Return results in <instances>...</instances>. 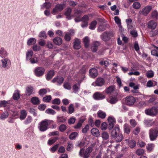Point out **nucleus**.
<instances>
[{
    "mask_svg": "<svg viewBox=\"0 0 158 158\" xmlns=\"http://www.w3.org/2000/svg\"><path fill=\"white\" fill-rule=\"evenodd\" d=\"M53 120L45 119L40 122L38 124V128L41 131H44L48 128V126L53 123Z\"/></svg>",
    "mask_w": 158,
    "mask_h": 158,
    "instance_id": "nucleus-1",
    "label": "nucleus"
},
{
    "mask_svg": "<svg viewBox=\"0 0 158 158\" xmlns=\"http://www.w3.org/2000/svg\"><path fill=\"white\" fill-rule=\"evenodd\" d=\"M149 135L151 140H156L158 136V127H156L150 129L149 130Z\"/></svg>",
    "mask_w": 158,
    "mask_h": 158,
    "instance_id": "nucleus-2",
    "label": "nucleus"
},
{
    "mask_svg": "<svg viewBox=\"0 0 158 158\" xmlns=\"http://www.w3.org/2000/svg\"><path fill=\"white\" fill-rule=\"evenodd\" d=\"M2 64L0 65L1 69H7L10 65L11 61L10 60L7 58H4L1 60Z\"/></svg>",
    "mask_w": 158,
    "mask_h": 158,
    "instance_id": "nucleus-3",
    "label": "nucleus"
},
{
    "mask_svg": "<svg viewBox=\"0 0 158 158\" xmlns=\"http://www.w3.org/2000/svg\"><path fill=\"white\" fill-rule=\"evenodd\" d=\"M145 112L147 115L154 116L158 114V109L156 107H154L150 109L146 110Z\"/></svg>",
    "mask_w": 158,
    "mask_h": 158,
    "instance_id": "nucleus-4",
    "label": "nucleus"
},
{
    "mask_svg": "<svg viewBox=\"0 0 158 158\" xmlns=\"http://www.w3.org/2000/svg\"><path fill=\"white\" fill-rule=\"evenodd\" d=\"M44 69L42 67L36 68L34 70V73L36 76L40 77L43 76L45 72Z\"/></svg>",
    "mask_w": 158,
    "mask_h": 158,
    "instance_id": "nucleus-5",
    "label": "nucleus"
},
{
    "mask_svg": "<svg viewBox=\"0 0 158 158\" xmlns=\"http://www.w3.org/2000/svg\"><path fill=\"white\" fill-rule=\"evenodd\" d=\"M112 34L110 32H105L100 36L102 40L104 41L108 40L110 37L112 36Z\"/></svg>",
    "mask_w": 158,
    "mask_h": 158,
    "instance_id": "nucleus-6",
    "label": "nucleus"
},
{
    "mask_svg": "<svg viewBox=\"0 0 158 158\" xmlns=\"http://www.w3.org/2000/svg\"><path fill=\"white\" fill-rule=\"evenodd\" d=\"M152 7L150 6H147L139 12V14L140 15H143L144 16H146L152 9Z\"/></svg>",
    "mask_w": 158,
    "mask_h": 158,
    "instance_id": "nucleus-7",
    "label": "nucleus"
},
{
    "mask_svg": "<svg viewBox=\"0 0 158 158\" xmlns=\"http://www.w3.org/2000/svg\"><path fill=\"white\" fill-rule=\"evenodd\" d=\"M125 103L127 105L131 106L133 105L135 101L134 98L132 96L127 97L125 99Z\"/></svg>",
    "mask_w": 158,
    "mask_h": 158,
    "instance_id": "nucleus-8",
    "label": "nucleus"
},
{
    "mask_svg": "<svg viewBox=\"0 0 158 158\" xmlns=\"http://www.w3.org/2000/svg\"><path fill=\"white\" fill-rule=\"evenodd\" d=\"M104 83L105 81L103 78H98L95 82L92 83V85L94 86H101L104 85Z\"/></svg>",
    "mask_w": 158,
    "mask_h": 158,
    "instance_id": "nucleus-9",
    "label": "nucleus"
},
{
    "mask_svg": "<svg viewBox=\"0 0 158 158\" xmlns=\"http://www.w3.org/2000/svg\"><path fill=\"white\" fill-rule=\"evenodd\" d=\"M64 7V4H57L53 10L52 13L55 15L58 12L61 11Z\"/></svg>",
    "mask_w": 158,
    "mask_h": 158,
    "instance_id": "nucleus-10",
    "label": "nucleus"
},
{
    "mask_svg": "<svg viewBox=\"0 0 158 158\" xmlns=\"http://www.w3.org/2000/svg\"><path fill=\"white\" fill-rule=\"evenodd\" d=\"M93 97L94 99L99 100L105 98V96L99 92H96L94 94Z\"/></svg>",
    "mask_w": 158,
    "mask_h": 158,
    "instance_id": "nucleus-11",
    "label": "nucleus"
},
{
    "mask_svg": "<svg viewBox=\"0 0 158 158\" xmlns=\"http://www.w3.org/2000/svg\"><path fill=\"white\" fill-rule=\"evenodd\" d=\"M64 81V79L63 77L58 76L54 78L52 80V82L53 83L57 82L58 85H60Z\"/></svg>",
    "mask_w": 158,
    "mask_h": 158,
    "instance_id": "nucleus-12",
    "label": "nucleus"
},
{
    "mask_svg": "<svg viewBox=\"0 0 158 158\" xmlns=\"http://www.w3.org/2000/svg\"><path fill=\"white\" fill-rule=\"evenodd\" d=\"M82 80H78V83L74 85L73 87V92L75 93H77L78 92L80 89V83L81 82Z\"/></svg>",
    "mask_w": 158,
    "mask_h": 158,
    "instance_id": "nucleus-13",
    "label": "nucleus"
},
{
    "mask_svg": "<svg viewBox=\"0 0 158 158\" xmlns=\"http://www.w3.org/2000/svg\"><path fill=\"white\" fill-rule=\"evenodd\" d=\"M34 88L33 86L31 85H28L26 88V94L28 96H30L31 94H33Z\"/></svg>",
    "mask_w": 158,
    "mask_h": 158,
    "instance_id": "nucleus-14",
    "label": "nucleus"
},
{
    "mask_svg": "<svg viewBox=\"0 0 158 158\" xmlns=\"http://www.w3.org/2000/svg\"><path fill=\"white\" fill-rule=\"evenodd\" d=\"M157 25V23L153 20L149 21L147 24L148 28L152 30L156 28Z\"/></svg>",
    "mask_w": 158,
    "mask_h": 158,
    "instance_id": "nucleus-15",
    "label": "nucleus"
},
{
    "mask_svg": "<svg viewBox=\"0 0 158 158\" xmlns=\"http://www.w3.org/2000/svg\"><path fill=\"white\" fill-rule=\"evenodd\" d=\"M98 74V71L95 68H92L89 70V75L92 78H95L97 77Z\"/></svg>",
    "mask_w": 158,
    "mask_h": 158,
    "instance_id": "nucleus-16",
    "label": "nucleus"
},
{
    "mask_svg": "<svg viewBox=\"0 0 158 158\" xmlns=\"http://www.w3.org/2000/svg\"><path fill=\"white\" fill-rule=\"evenodd\" d=\"M73 43V47L74 49H78L81 48V42L79 39H75Z\"/></svg>",
    "mask_w": 158,
    "mask_h": 158,
    "instance_id": "nucleus-17",
    "label": "nucleus"
},
{
    "mask_svg": "<svg viewBox=\"0 0 158 158\" xmlns=\"http://www.w3.org/2000/svg\"><path fill=\"white\" fill-rule=\"evenodd\" d=\"M8 55L7 51L3 47L0 49V56L2 58H5Z\"/></svg>",
    "mask_w": 158,
    "mask_h": 158,
    "instance_id": "nucleus-18",
    "label": "nucleus"
},
{
    "mask_svg": "<svg viewBox=\"0 0 158 158\" xmlns=\"http://www.w3.org/2000/svg\"><path fill=\"white\" fill-rule=\"evenodd\" d=\"M119 127L118 126L115 127L114 129L111 132V137L113 138H115L118 134L119 131Z\"/></svg>",
    "mask_w": 158,
    "mask_h": 158,
    "instance_id": "nucleus-19",
    "label": "nucleus"
},
{
    "mask_svg": "<svg viewBox=\"0 0 158 158\" xmlns=\"http://www.w3.org/2000/svg\"><path fill=\"white\" fill-rule=\"evenodd\" d=\"M53 43L57 45H60L62 43V40L61 38L59 37H56L52 40Z\"/></svg>",
    "mask_w": 158,
    "mask_h": 158,
    "instance_id": "nucleus-20",
    "label": "nucleus"
},
{
    "mask_svg": "<svg viewBox=\"0 0 158 158\" xmlns=\"http://www.w3.org/2000/svg\"><path fill=\"white\" fill-rule=\"evenodd\" d=\"M83 149L81 148L79 152L80 156L83 158H88L90 154L85 151L84 153H83Z\"/></svg>",
    "mask_w": 158,
    "mask_h": 158,
    "instance_id": "nucleus-21",
    "label": "nucleus"
},
{
    "mask_svg": "<svg viewBox=\"0 0 158 158\" xmlns=\"http://www.w3.org/2000/svg\"><path fill=\"white\" fill-rule=\"evenodd\" d=\"M107 101L111 104H114L116 103L118 101V99L116 95L111 97L110 99H107Z\"/></svg>",
    "mask_w": 158,
    "mask_h": 158,
    "instance_id": "nucleus-22",
    "label": "nucleus"
},
{
    "mask_svg": "<svg viewBox=\"0 0 158 158\" xmlns=\"http://www.w3.org/2000/svg\"><path fill=\"white\" fill-rule=\"evenodd\" d=\"M87 70V67L85 65L83 66L81 69L80 70V73H81V79L83 80L85 78L84 74L86 72Z\"/></svg>",
    "mask_w": 158,
    "mask_h": 158,
    "instance_id": "nucleus-23",
    "label": "nucleus"
},
{
    "mask_svg": "<svg viewBox=\"0 0 158 158\" xmlns=\"http://www.w3.org/2000/svg\"><path fill=\"white\" fill-rule=\"evenodd\" d=\"M125 141L128 143V145L131 148H134L136 145V142L134 140L126 139Z\"/></svg>",
    "mask_w": 158,
    "mask_h": 158,
    "instance_id": "nucleus-24",
    "label": "nucleus"
},
{
    "mask_svg": "<svg viewBox=\"0 0 158 158\" xmlns=\"http://www.w3.org/2000/svg\"><path fill=\"white\" fill-rule=\"evenodd\" d=\"M27 115V111L25 110H22L20 111L19 116L20 119L22 120L25 119Z\"/></svg>",
    "mask_w": 158,
    "mask_h": 158,
    "instance_id": "nucleus-25",
    "label": "nucleus"
},
{
    "mask_svg": "<svg viewBox=\"0 0 158 158\" xmlns=\"http://www.w3.org/2000/svg\"><path fill=\"white\" fill-rule=\"evenodd\" d=\"M91 134L94 136L98 137L100 135V133L98 129L93 128L91 130Z\"/></svg>",
    "mask_w": 158,
    "mask_h": 158,
    "instance_id": "nucleus-26",
    "label": "nucleus"
},
{
    "mask_svg": "<svg viewBox=\"0 0 158 158\" xmlns=\"http://www.w3.org/2000/svg\"><path fill=\"white\" fill-rule=\"evenodd\" d=\"M54 75V72L53 70H50L47 73L46 76V79L49 81L50 80Z\"/></svg>",
    "mask_w": 158,
    "mask_h": 158,
    "instance_id": "nucleus-27",
    "label": "nucleus"
},
{
    "mask_svg": "<svg viewBox=\"0 0 158 158\" xmlns=\"http://www.w3.org/2000/svg\"><path fill=\"white\" fill-rule=\"evenodd\" d=\"M99 64L101 65H104L105 66H107L109 64V62L108 59L104 58L101 60L99 62Z\"/></svg>",
    "mask_w": 158,
    "mask_h": 158,
    "instance_id": "nucleus-28",
    "label": "nucleus"
},
{
    "mask_svg": "<svg viewBox=\"0 0 158 158\" xmlns=\"http://www.w3.org/2000/svg\"><path fill=\"white\" fill-rule=\"evenodd\" d=\"M9 114L7 111H4L2 113L0 116V120H4L8 117Z\"/></svg>",
    "mask_w": 158,
    "mask_h": 158,
    "instance_id": "nucleus-29",
    "label": "nucleus"
},
{
    "mask_svg": "<svg viewBox=\"0 0 158 158\" xmlns=\"http://www.w3.org/2000/svg\"><path fill=\"white\" fill-rule=\"evenodd\" d=\"M72 10L70 8H68L65 13V15L67 16V18L69 19H70L71 17L70 16L71 13V12Z\"/></svg>",
    "mask_w": 158,
    "mask_h": 158,
    "instance_id": "nucleus-30",
    "label": "nucleus"
},
{
    "mask_svg": "<svg viewBox=\"0 0 158 158\" xmlns=\"http://www.w3.org/2000/svg\"><path fill=\"white\" fill-rule=\"evenodd\" d=\"M33 54V52L31 50H28L26 52V58L27 60H30V58Z\"/></svg>",
    "mask_w": 158,
    "mask_h": 158,
    "instance_id": "nucleus-31",
    "label": "nucleus"
},
{
    "mask_svg": "<svg viewBox=\"0 0 158 158\" xmlns=\"http://www.w3.org/2000/svg\"><path fill=\"white\" fill-rule=\"evenodd\" d=\"M124 131L126 134H129L130 132V126L128 124H125L124 126Z\"/></svg>",
    "mask_w": 158,
    "mask_h": 158,
    "instance_id": "nucleus-32",
    "label": "nucleus"
},
{
    "mask_svg": "<svg viewBox=\"0 0 158 158\" xmlns=\"http://www.w3.org/2000/svg\"><path fill=\"white\" fill-rule=\"evenodd\" d=\"M31 101L34 105L38 104L40 103V100L38 97H34L31 99Z\"/></svg>",
    "mask_w": 158,
    "mask_h": 158,
    "instance_id": "nucleus-33",
    "label": "nucleus"
},
{
    "mask_svg": "<svg viewBox=\"0 0 158 158\" xmlns=\"http://www.w3.org/2000/svg\"><path fill=\"white\" fill-rule=\"evenodd\" d=\"M36 43V40L33 38H31L27 41V44L28 45H31L35 44Z\"/></svg>",
    "mask_w": 158,
    "mask_h": 158,
    "instance_id": "nucleus-34",
    "label": "nucleus"
},
{
    "mask_svg": "<svg viewBox=\"0 0 158 158\" xmlns=\"http://www.w3.org/2000/svg\"><path fill=\"white\" fill-rule=\"evenodd\" d=\"M144 123L145 124L147 127L151 126L154 123V122L150 120H145Z\"/></svg>",
    "mask_w": 158,
    "mask_h": 158,
    "instance_id": "nucleus-35",
    "label": "nucleus"
},
{
    "mask_svg": "<svg viewBox=\"0 0 158 158\" xmlns=\"http://www.w3.org/2000/svg\"><path fill=\"white\" fill-rule=\"evenodd\" d=\"M83 41L85 47L86 48L88 47L89 43V37L87 36L85 37L83 39Z\"/></svg>",
    "mask_w": 158,
    "mask_h": 158,
    "instance_id": "nucleus-36",
    "label": "nucleus"
},
{
    "mask_svg": "<svg viewBox=\"0 0 158 158\" xmlns=\"http://www.w3.org/2000/svg\"><path fill=\"white\" fill-rule=\"evenodd\" d=\"M58 139V138L56 137L50 138L48 141V143L49 145H52Z\"/></svg>",
    "mask_w": 158,
    "mask_h": 158,
    "instance_id": "nucleus-37",
    "label": "nucleus"
},
{
    "mask_svg": "<svg viewBox=\"0 0 158 158\" xmlns=\"http://www.w3.org/2000/svg\"><path fill=\"white\" fill-rule=\"evenodd\" d=\"M97 24V22L96 21H94L92 22L90 24L89 28L92 30L94 29L96 27Z\"/></svg>",
    "mask_w": 158,
    "mask_h": 158,
    "instance_id": "nucleus-38",
    "label": "nucleus"
},
{
    "mask_svg": "<svg viewBox=\"0 0 158 158\" xmlns=\"http://www.w3.org/2000/svg\"><path fill=\"white\" fill-rule=\"evenodd\" d=\"M114 90V87L113 86H110L106 89V92L107 94H111Z\"/></svg>",
    "mask_w": 158,
    "mask_h": 158,
    "instance_id": "nucleus-39",
    "label": "nucleus"
},
{
    "mask_svg": "<svg viewBox=\"0 0 158 158\" xmlns=\"http://www.w3.org/2000/svg\"><path fill=\"white\" fill-rule=\"evenodd\" d=\"M51 4L48 2H47L44 3L43 5L41 6L42 8H46L48 9L51 7Z\"/></svg>",
    "mask_w": 158,
    "mask_h": 158,
    "instance_id": "nucleus-40",
    "label": "nucleus"
},
{
    "mask_svg": "<svg viewBox=\"0 0 158 158\" xmlns=\"http://www.w3.org/2000/svg\"><path fill=\"white\" fill-rule=\"evenodd\" d=\"M78 133L76 132L72 133L69 135V138L73 140L76 137L78 136Z\"/></svg>",
    "mask_w": 158,
    "mask_h": 158,
    "instance_id": "nucleus-41",
    "label": "nucleus"
},
{
    "mask_svg": "<svg viewBox=\"0 0 158 158\" xmlns=\"http://www.w3.org/2000/svg\"><path fill=\"white\" fill-rule=\"evenodd\" d=\"M97 114L99 117L102 118H104L106 116V113L101 110L98 111Z\"/></svg>",
    "mask_w": 158,
    "mask_h": 158,
    "instance_id": "nucleus-42",
    "label": "nucleus"
},
{
    "mask_svg": "<svg viewBox=\"0 0 158 158\" xmlns=\"http://www.w3.org/2000/svg\"><path fill=\"white\" fill-rule=\"evenodd\" d=\"M13 98L15 100H18L20 98V95L18 90L16 91L13 95Z\"/></svg>",
    "mask_w": 158,
    "mask_h": 158,
    "instance_id": "nucleus-43",
    "label": "nucleus"
},
{
    "mask_svg": "<svg viewBox=\"0 0 158 158\" xmlns=\"http://www.w3.org/2000/svg\"><path fill=\"white\" fill-rule=\"evenodd\" d=\"M115 138H116V141L117 142H120L122 140L123 136L122 134H118Z\"/></svg>",
    "mask_w": 158,
    "mask_h": 158,
    "instance_id": "nucleus-44",
    "label": "nucleus"
},
{
    "mask_svg": "<svg viewBox=\"0 0 158 158\" xmlns=\"http://www.w3.org/2000/svg\"><path fill=\"white\" fill-rule=\"evenodd\" d=\"M52 99V97L51 95H49L46 96L44 97L43 98V100L44 102H49Z\"/></svg>",
    "mask_w": 158,
    "mask_h": 158,
    "instance_id": "nucleus-45",
    "label": "nucleus"
},
{
    "mask_svg": "<svg viewBox=\"0 0 158 158\" xmlns=\"http://www.w3.org/2000/svg\"><path fill=\"white\" fill-rule=\"evenodd\" d=\"M74 107L73 105L71 104L68 108V113L71 114L74 112Z\"/></svg>",
    "mask_w": 158,
    "mask_h": 158,
    "instance_id": "nucleus-46",
    "label": "nucleus"
},
{
    "mask_svg": "<svg viewBox=\"0 0 158 158\" xmlns=\"http://www.w3.org/2000/svg\"><path fill=\"white\" fill-rule=\"evenodd\" d=\"M39 37L40 38V39H44L46 38V32L44 31L41 32L39 35Z\"/></svg>",
    "mask_w": 158,
    "mask_h": 158,
    "instance_id": "nucleus-47",
    "label": "nucleus"
},
{
    "mask_svg": "<svg viewBox=\"0 0 158 158\" xmlns=\"http://www.w3.org/2000/svg\"><path fill=\"white\" fill-rule=\"evenodd\" d=\"M84 121V120L83 119H81L79 120L77 124L74 126V128L76 129H78L80 128L81 127L82 124L83 123Z\"/></svg>",
    "mask_w": 158,
    "mask_h": 158,
    "instance_id": "nucleus-48",
    "label": "nucleus"
},
{
    "mask_svg": "<svg viewBox=\"0 0 158 158\" xmlns=\"http://www.w3.org/2000/svg\"><path fill=\"white\" fill-rule=\"evenodd\" d=\"M155 145L153 143H150L148 144L146 147V148L147 151L149 152L151 151Z\"/></svg>",
    "mask_w": 158,
    "mask_h": 158,
    "instance_id": "nucleus-49",
    "label": "nucleus"
},
{
    "mask_svg": "<svg viewBox=\"0 0 158 158\" xmlns=\"http://www.w3.org/2000/svg\"><path fill=\"white\" fill-rule=\"evenodd\" d=\"M145 152L144 150L139 148L137 150L136 152V154L138 156H141L143 155Z\"/></svg>",
    "mask_w": 158,
    "mask_h": 158,
    "instance_id": "nucleus-50",
    "label": "nucleus"
},
{
    "mask_svg": "<svg viewBox=\"0 0 158 158\" xmlns=\"http://www.w3.org/2000/svg\"><path fill=\"white\" fill-rule=\"evenodd\" d=\"M106 26L105 25H100L98 28V31L100 32L102 31L106 30Z\"/></svg>",
    "mask_w": 158,
    "mask_h": 158,
    "instance_id": "nucleus-51",
    "label": "nucleus"
},
{
    "mask_svg": "<svg viewBox=\"0 0 158 158\" xmlns=\"http://www.w3.org/2000/svg\"><path fill=\"white\" fill-rule=\"evenodd\" d=\"M47 90L45 89H40L39 91V94L40 95L43 96L47 93Z\"/></svg>",
    "mask_w": 158,
    "mask_h": 158,
    "instance_id": "nucleus-52",
    "label": "nucleus"
},
{
    "mask_svg": "<svg viewBox=\"0 0 158 158\" xmlns=\"http://www.w3.org/2000/svg\"><path fill=\"white\" fill-rule=\"evenodd\" d=\"M102 136L104 140H107L109 138L108 134L106 132H103L102 134Z\"/></svg>",
    "mask_w": 158,
    "mask_h": 158,
    "instance_id": "nucleus-53",
    "label": "nucleus"
},
{
    "mask_svg": "<svg viewBox=\"0 0 158 158\" xmlns=\"http://www.w3.org/2000/svg\"><path fill=\"white\" fill-rule=\"evenodd\" d=\"M132 6L134 8L136 9H138L140 8L141 5L140 3L139 2H135L133 4Z\"/></svg>",
    "mask_w": 158,
    "mask_h": 158,
    "instance_id": "nucleus-54",
    "label": "nucleus"
},
{
    "mask_svg": "<svg viewBox=\"0 0 158 158\" xmlns=\"http://www.w3.org/2000/svg\"><path fill=\"white\" fill-rule=\"evenodd\" d=\"M64 87L67 89L70 90L71 89V86L70 83L68 82H65L63 85Z\"/></svg>",
    "mask_w": 158,
    "mask_h": 158,
    "instance_id": "nucleus-55",
    "label": "nucleus"
},
{
    "mask_svg": "<svg viewBox=\"0 0 158 158\" xmlns=\"http://www.w3.org/2000/svg\"><path fill=\"white\" fill-rule=\"evenodd\" d=\"M152 18L154 19H158V13L156 10H154L152 13Z\"/></svg>",
    "mask_w": 158,
    "mask_h": 158,
    "instance_id": "nucleus-56",
    "label": "nucleus"
},
{
    "mask_svg": "<svg viewBox=\"0 0 158 158\" xmlns=\"http://www.w3.org/2000/svg\"><path fill=\"white\" fill-rule=\"evenodd\" d=\"M146 74L148 78H151L153 77L154 73L152 71H149L146 73Z\"/></svg>",
    "mask_w": 158,
    "mask_h": 158,
    "instance_id": "nucleus-57",
    "label": "nucleus"
},
{
    "mask_svg": "<svg viewBox=\"0 0 158 158\" xmlns=\"http://www.w3.org/2000/svg\"><path fill=\"white\" fill-rule=\"evenodd\" d=\"M45 112L47 114H51L52 115H54L56 113V112L54 110L49 108L47 109L46 110Z\"/></svg>",
    "mask_w": 158,
    "mask_h": 158,
    "instance_id": "nucleus-58",
    "label": "nucleus"
},
{
    "mask_svg": "<svg viewBox=\"0 0 158 158\" xmlns=\"http://www.w3.org/2000/svg\"><path fill=\"white\" fill-rule=\"evenodd\" d=\"M129 86L131 87H133L134 89L136 90L139 89V85H135L134 83L131 82L129 84Z\"/></svg>",
    "mask_w": 158,
    "mask_h": 158,
    "instance_id": "nucleus-59",
    "label": "nucleus"
},
{
    "mask_svg": "<svg viewBox=\"0 0 158 158\" xmlns=\"http://www.w3.org/2000/svg\"><path fill=\"white\" fill-rule=\"evenodd\" d=\"M129 86L131 87H133L134 89L136 90L139 89V85H135L134 83L131 82L129 84Z\"/></svg>",
    "mask_w": 158,
    "mask_h": 158,
    "instance_id": "nucleus-60",
    "label": "nucleus"
},
{
    "mask_svg": "<svg viewBox=\"0 0 158 158\" xmlns=\"http://www.w3.org/2000/svg\"><path fill=\"white\" fill-rule=\"evenodd\" d=\"M8 104V102L5 100L0 101V107L6 106Z\"/></svg>",
    "mask_w": 158,
    "mask_h": 158,
    "instance_id": "nucleus-61",
    "label": "nucleus"
},
{
    "mask_svg": "<svg viewBox=\"0 0 158 158\" xmlns=\"http://www.w3.org/2000/svg\"><path fill=\"white\" fill-rule=\"evenodd\" d=\"M89 129V126L88 125H85L84 127L82 129V131L83 133H87Z\"/></svg>",
    "mask_w": 158,
    "mask_h": 158,
    "instance_id": "nucleus-62",
    "label": "nucleus"
},
{
    "mask_svg": "<svg viewBox=\"0 0 158 158\" xmlns=\"http://www.w3.org/2000/svg\"><path fill=\"white\" fill-rule=\"evenodd\" d=\"M67 127L64 124H62L60 125L59 127V129L61 132H64L66 129Z\"/></svg>",
    "mask_w": 158,
    "mask_h": 158,
    "instance_id": "nucleus-63",
    "label": "nucleus"
},
{
    "mask_svg": "<svg viewBox=\"0 0 158 158\" xmlns=\"http://www.w3.org/2000/svg\"><path fill=\"white\" fill-rule=\"evenodd\" d=\"M32 120V118L28 116L26 120L24 121V123L25 124H27L30 123Z\"/></svg>",
    "mask_w": 158,
    "mask_h": 158,
    "instance_id": "nucleus-64",
    "label": "nucleus"
}]
</instances>
